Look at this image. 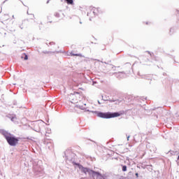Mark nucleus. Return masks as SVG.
Returning a JSON list of instances; mask_svg holds the SVG:
<instances>
[{
    "mask_svg": "<svg viewBox=\"0 0 179 179\" xmlns=\"http://www.w3.org/2000/svg\"><path fill=\"white\" fill-rule=\"evenodd\" d=\"M55 16L56 17H59V13H55Z\"/></svg>",
    "mask_w": 179,
    "mask_h": 179,
    "instance_id": "4468645a",
    "label": "nucleus"
},
{
    "mask_svg": "<svg viewBox=\"0 0 179 179\" xmlns=\"http://www.w3.org/2000/svg\"><path fill=\"white\" fill-rule=\"evenodd\" d=\"M90 13H93V15H94V16H96V15H97V13H99V8L92 7Z\"/></svg>",
    "mask_w": 179,
    "mask_h": 179,
    "instance_id": "39448f33",
    "label": "nucleus"
},
{
    "mask_svg": "<svg viewBox=\"0 0 179 179\" xmlns=\"http://www.w3.org/2000/svg\"><path fill=\"white\" fill-rule=\"evenodd\" d=\"M136 177L138 178L139 177V174L138 173H136Z\"/></svg>",
    "mask_w": 179,
    "mask_h": 179,
    "instance_id": "dca6fc26",
    "label": "nucleus"
},
{
    "mask_svg": "<svg viewBox=\"0 0 179 179\" xmlns=\"http://www.w3.org/2000/svg\"><path fill=\"white\" fill-rule=\"evenodd\" d=\"M76 108H80V110H85V107L82 105L77 104L75 106Z\"/></svg>",
    "mask_w": 179,
    "mask_h": 179,
    "instance_id": "6e6552de",
    "label": "nucleus"
},
{
    "mask_svg": "<svg viewBox=\"0 0 179 179\" xmlns=\"http://www.w3.org/2000/svg\"><path fill=\"white\" fill-rule=\"evenodd\" d=\"M127 141H129V136H127Z\"/></svg>",
    "mask_w": 179,
    "mask_h": 179,
    "instance_id": "6ab92c4d",
    "label": "nucleus"
},
{
    "mask_svg": "<svg viewBox=\"0 0 179 179\" xmlns=\"http://www.w3.org/2000/svg\"><path fill=\"white\" fill-rule=\"evenodd\" d=\"M66 159H67L68 160H71V159H69V157H66Z\"/></svg>",
    "mask_w": 179,
    "mask_h": 179,
    "instance_id": "412c9836",
    "label": "nucleus"
},
{
    "mask_svg": "<svg viewBox=\"0 0 179 179\" xmlns=\"http://www.w3.org/2000/svg\"><path fill=\"white\" fill-rule=\"evenodd\" d=\"M121 114L118 112L115 113H103V112H99L97 113V117H99V118H105V119H109V118H115V117H120Z\"/></svg>",
    "mask_w": 179,
    "mask_h": 179,
    "instance_id": "7ed1b4c3",
    "label": "nucleus"
},
{
    "mask_svg": "<svg viewBox=\"0 0 179 179\" xmlns=\"http://www.w3.org/2000/svg\"><path fill=\"white\" fill-rule=\"evenodd\" d=\"M20 29H21L22 30H23V27H22V25H20Z\"/></svg>",
    "mask_w": 179,
    "mask_h": 179,
    "instance_id": "f3484780",
    "label": "nucleus"
},
{
    "mask_svg": "<svg viewBox=\"0 0 179 179\" xmlns=\"http://www.w3.org/2000/svg\"><path fill=\"white\" fill-rule=\"evenodd\" d=\"M84 106H86V103H85Z\"/></svg>",
    "mask_w": 179,
    "mask_h": 179,
    "instance_id": "cd10ccee",
    "label": "nucleus"
},
{
    "mask_svg": "<svg viewBox=\"0 0 179 179\" xmlns=\"http://www.w3.org/2000/svg\"><path fill=\"white\" fill-rule=\"evenodd\" d=\"M76 164V166H78L79 170L82 171V173H84V174H87L88 173L89 176H91L92 178H94L96 176V179H99V177H101V173H100L99 172L94 171L89 168L84 167L80 164Z\"/></svg>",
    "mask_w": 179,
    "mask_h": 179,
    "instance_id": "f03ea898",
    "label": "nucleus"
},
{
    "mask_svg": "<svg viewBox=\"0 0 179 179\" xmlns=\"http://www.w3.org/2000/svg\"><path fill=\"white\" fill-rule=\"evenodd\" d=\"M80 24H82V21H80Z\"/></svg>",
    "mask_w": 179,
    "mask_h": 179,
    "instance_id": "4be33fe9",
    "label": "nucleus"
},
{
    "mask_svg": "<svg viewBox=\"0 0 179 179\" xmlns=\"http://www.w3.org/2000/svg\"><path fill=\"white\" fill-rule=\"evenodd\" d=\"M87 16H89V13H87Z\"/></svg>",
    "mask_w": 179,
    "mask_h": 179,
    "instance_id": "a878e982",
    "label": "nucleus"
},
{
    "mask_svg": "<svg viewBox=\"0 0 179 179\" xmlns=\"http://www.w3.org/2000/svg\"><path fill=\"white\" fill-rule=\"evenodd\" d=\"M21 58H24V61H27V59H29V57L27 55H26V53L22 54Z\"/></svg>",
    "mask_w": 179,
    "mask_h": 179,
    "instance_id": "0eeeda50",
    "label": "nucleus"
},
{
    "mask_svg": "<svg viewBox=\"0 0 179 179\" xmlns=\"http://www.w3.org/2000/svg\"><path fill=\"white\" fill-rule=\"evenodd\" d=\"M27 15H29V11H27Z\"/></svg>",
    "mask_w": 179,
    "mask_h": 179,
    "instance_id": "393cba45",
    "label": "nucleus"
},
{
    "mask_svg": "<svg viewBox=\"0 0 179 179\" xmlns=\"http://www.w3.org/2000/svg\"><path fill=\"white\" fill-rule=\"evenodd\" d=\"M69 99L71 101V103H73V104H76V103H78L79 99H80V94L79 93H76V94H71L69 95Z\"/></svg>",
    "mask_w": 179,
    "mask_h": 179,
    "instance_id": "20e7f679",
    "label": "nucleus"
},
{
    "mask_svg": "<svg viewBox=\"0 0 179 179\" xmlns=\"http://www.w3.org/2000/svg\"><path fill=\"white\" fill-rule=\"evenodd\" d=\"M62 1V0H61Z\"/></svg>",
    "mask_w": 179,
    "mask_h": 179,
    "instance_id": "c85d7f7f",
    "label": "nucleus"
},
{
    "mask_svg": "<svg viewBox=\"0 0 179 179\" xmlns=\"http://www.w3.org/2000/svg\"><path fill=\"white\" fill-rule=\"evenodd\" d=\"M148 52V54H150V56H152V54H150V52Z\"/></svg>",
    "mask_w": 179,
    "mask_h": 179,
    "instance_id": "aec40b11",
    "label": "nucleus"
},
{
    "mask_svg": "<svg viewBox=\"0 0 179 179\" xmlns=\"http://www.w3.org/2000/svg\"><path fill=\"white\" fill-rule=\"evenodd\" d=\"M43 54H52V52H50V51H47V50L43 51Z\"/></svg>",
    "mask_w": 179,
    "mask_h": 179,
    "instance_id": "ddd939ff",
    "label": "nucleus"
},
{
    "mask_svg": "<svg viewBox=\"0 0 179 179\" xmlns=\"http://www.w3.org/2000/svg\"><path fill=\"white\" fill-rule=\"evenodd\" d=\"M73 57H82L81 54H72Z\"/></svg>",
    "mask_w": 179,
    "mask_h": 179,
    "instance_id": "f8f14e48",
    "label": "nucleus"
},
{
    "mask_svg": "<svg viewBox=\"0 0 179 179\" xmlns=\"http://www.w3.org/2000/svg\"><path fill=\"white\" fill-rule=\"evenodd\" d=\"M99 104H101L100 101H98Z\"/></svg>",
    "mask_w": 179,
    "mask_h": 179,
    "instance_id": "5701e85b",
    "label": "nucleus"
},
{
    "mask_svg": "<svg viewBox=\"0 0 179 179\" xmlns=\"http://www.w3.org/2000/svg\"><path fill=\"white\" fill-rule=\"evenodd\" d=\"M172 29H170V31H171Z\"/></svg>",
    "mask_w": 179,
    "mask_h": 179,
    "instance_id": "bb28decb",
    "label": "nucleus"
},
{
    "mask_svg": "<svg viewBox=\"0 0 179 179\" xmlns=\"http://www.w3.org/2000/svg\"><path fill=\"white\" fill-rule=\"evenodd\" d=\"M122 171H127V166L126 165L122 166Z\"/></svg>",
    "mask_w": 179,
    "mask_h": 179,
    "instance_id": "9b49d317",
    "label": "nucleus"
},
{
    "mask_svg": "<svg viewBox=\"0 0 179 179\" xmlns=\"http://www.w3.org/2000/svg\"><path fill=\"white\" fill-rule=\"evenodd\" d=\"M0 134L4 136L10 146H16L19 143V139L6 130H0Z\"/></svg>",
    "mask_w": 179,
    "mask_h": 179,
    "instance_id": "f257e3e1",
    "label": "nucleus"
},
{
    "mask_svg": "<svg viewBox=\"0 0 179 179\" xmlns=\"http://www.w3.org/2000/svg\"><path fill=\"white\" fill-rule=\"evenodd\" d=\"M51 0H48L47 1V2H46V3H50V1Z\"/></svg>",
    "mask_w": 179,
    "mask_h": 179,
    "instance_id": "a211bd4d",
    "label": "nucleus"
},
{
    "mask_svg": "<svg viewBox=\"0 0 179 179\" xmlns=\"http://www.w3.org/2000/svg\"><path fill=\"white\" fill-rule=\"evenodd\" d=\"M66 3L68 5H73V0H66Z\"/></svg>",
    "mask_w": 179,
    "mask_h": 179,
    "instance_id": "9d476101",
    "label": "nucleus"
},
{
    "mask_svg": "<svg viewBox=\"0 0 179 179\" xmlns=\"http://www.w3.org/2000/svg\"><path fill=\"white\" fill-rule=\"evenodd\" d=\"M117 75L118 76H120V78H127V74L124 72H119Z\"/></svg>",
    "mask_w": 179,
    "mask_h": 179,
    "instance_id": "423d86ee",
    "label": "nucleus"
},
{
    "mask_svg": "<svg viewBox=\"0 0 179 179\" xmlns=\"http://www.w3.org/2000/svg\"><path fill=\"white\" fill-rule=\"evenodd\" d=\"M31 15H32V17H34V15L33 14H31Z\"/></svg>",
    "mask_w": 179,
    "mask_h": 179,
    "instance_id": "b1692460",
    "label": "nucleus"
},
{
    "mask_svg": "<svg viewBox=\"0 0 179 179\" xmlns=\"http://www.w3.org/2000/svg\"><path fill=\"white\" fill-rule=\"evenodd\" d=\"M9 118L11 120V121L13 122H16V120H17V118L16 117V115H13L11 117H10Z\"/></svg>",
    "mask_w": 179,
    "mask_h": 179,
    "instance_id": "1a4fd4ad",
    "label": "nucleus"
},
{
    "mask_svg": "<svg viewBox=\"0 0 179 179\" xmlns=\"http://www.w3.org/2000/svg\"><path fill=\"white\" fill-rule=\"evenodd\" d=\"M54 44H55V43H54V42H50V45H54Z\"/></svg>",
    "mask_w": 179,
    "mask_h": 179,
    "instance_id": "2eb2a0df",
    "label": "nucleus"
}]
</instances>
